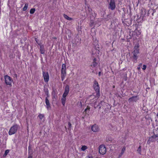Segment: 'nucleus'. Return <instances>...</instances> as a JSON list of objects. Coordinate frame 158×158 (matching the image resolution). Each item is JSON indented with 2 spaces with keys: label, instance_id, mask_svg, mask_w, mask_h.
<instances>
[{
  "label": "nucleus",
  "instance_id": "nucleus-1",
  "mask_svg": "<svg viewBox=\"0 0 158 158\" xmlns=\"http://www.w3.org/2000/svg\"><path fill=\"white\" fill-rule=\"evenodd\" d=\"M93 87L96 92V96L98 98L100 95V87L98 82L96 80H95L94 81Z\"/></svg>",
  "mask_w": 158,
  "mask_h": 158
},
{
  "label": "nucleus",
  "instance_id": "nucleus-2",
  "mask_svg": "<svg viewBox=\"0 0 158 158\" xmlns=\"http://www.w3.org/2000/svg\"><path fill=\"white\" fill-rule=\"evenodd\" d=\"M61 73V80L63 81L66 75V65L65 64H62Z\"/></svg>",
  "mask_w": 158,
  "mask_h": 158
},
{
  "label": "nucleus",
  "instance_id": "nucleus-3",
  "mask_svg": "<svg viewBox=\"0 0 158 158\" xmlns=\"http://www.w3.org/2000/svg\"><path fill=\"white\" fill-rule=\"evenodd\" d=\"M139 44L136 45L134 48V51L133 52V58L135 60H136L137 59V54L139 53Z\"/></svg>",
  "mask_w": 158,
  "mask_h": 158
},
{
  "label": "nucleus",
  "instance_id": "nucleus-4",
  "mask_svg": "<svg viewBox=\"0 0 158 158\" xmlns=\"http://www.w3.org/2000/svg\"><path fill=\"white\" fill-rule=\"evenodd\" d=\"M19 128V126L15 125L12 127L10 129L9 131V134L11 135L15 134Z\"/></svg>",
  "mask_w": 158,
  "mask_h": 158
},
{
  "label": "nucleus",
  "instance_id": "nucleus-5",
  "mask_svg": "<svg viewBox=\"0 0 158 158\" xmlns=\"http://www.w3.org/2000/svg\"><path fill=\"white\" fill-rule=\"evenodd\" d=\"M4 78L6 84L11 86V83L13 81V80L11 77L8 75H5L4 76Z\"/></svg>",
  "mask_w": 158,
  "mask_h": 158
},
{
  "label": "nucleus",
  "instance_id": "nucleus-6",
  "mask_svg": "<svg viewBox=\"0 0 158 158\" xmlns=\"http://www.w3.org/2000/svg\"><path fill=\"white\" fill-rule=\"evenodd\" d=\"M99 152L102 155L105 154L106 152V148L104 145H101L99 147Z\"/></svg>",
  "mask_w": 158,
  "mask_h": 158
},
{
  "label": "nucleus",
  "instance_id": "nucleus-7",
  "mask_svg": "<svg viewBox=\"0 0 158 158\" xmlns=\"http://www.w3.org/2000/svg\"><path fill=\"white\" fill-rule=\"evenodd\" d=\"M43 75L44 81L46 83H48L49 80V76L48 73L43 71Z\"/></svg>",
  "mask_w": 158,
  "mask_h": 158
},
{
  "label": "nucleus",
  "instance_id": "nucleus-8",
  "mask_svg": "<svg viewBox=\"0 0 158 158\" xmlns=\"http://www.w3.org/2000/svg\"><path fill=\"white\" fill-rule=\"evenodd\" d=\"M115 7L116 5L115 3V0H110L109 8L111 10H113L115 9Z\"/></svg>",
  "mask_w": 158,
  "mask_h": 158
},
{
  "label": "nucleus",
  "instance_id": "nucleus-9",
  "mask_svg": "<svg viewBox=\"0 0 158 158\" xmlns=\"http://www.w3.org/2000/svg\"><path fill=\"white\" fill-rule=\"evenodd\" d=\"M158 139V135H154L151 137H150L148 142L149 143L151 142H153L155 141L156 140Z\"/></svg>",
  "mask_w": 158,
  "mask_h": 158
},
{
  "label": "nucleus",
  "instance_id": "nucleus-10",
  "mask_svg": "<svg viewBox=\"0 0 158 158\" xmlns=\"http://www.w3.org/2000/svg\"><path fill=\"white\" fill-rule=\"evenodd\" d=\"M69 90V86L68 85H67L65 87L64 92L63 93L62 97L63 98H65L68 94Z\"/></svg>",
  "mask_w": 158,
  "mask_h": 158
},
{
  "label": "nucleus",
  "instance_id": "nucleus-11",
  "mask_svg": "<svg viewBox=\"0 0 158 158\" xmlns=\"http://www.w3.org/2000/svg\"><path fill=\"white\" fill-rule=\"evenodd\" d=\"M98 64L97 62V59L96 58H94L93 60V61L91 65V66L93 68L96 67Z\"/></svg>",
  "mask_w": 158,
  "mask_h": 158
},
{
  "label": "nucleus",
  "instance_id": "nucleus-12",
  "mask_svg": "<svg viewBox=\"0 0 158 158\" xmlns=\"http://www.w3.org/2000/svg\"><path fill=\"white\" fill-rule=\"evenodd\" d=\"M91 129L92 131L94 132H98L99 130L98 127L96 124H94L91 127Z\"/></svg>",
  "mask_w": 158,
  "mask_h": 158
},
{
  "label": "nucleus",
  "instance_id": "nucleus-13",
  "mask_svg": "<svg viewBox=\"0 0 158 158\" xmlns=\"http://www.w3.org/2000/svg\"><path fill=\"white\" fill-rule=\"evenodd\" d=\"M141 32L140 30H138L137 28L135 29V31L133 32L132 34L134 35H136L137 37L141 34Z\"/></svg>",
  "mask_w": 158,
  "mask_h": 158
},
{
  "label": "nucleus",
  "instance_id": "nucleus-14",
  "mask_svg": "<svg viewBox=\"0 0 158 158\" xmlns=\"http://www.w3.org/2000/svg\"><path fill=\"white\" fill-rule=\"evenodd\" d=\"M52 94L53 97L55 98V96L57 94V90L56 89L52 88Z\"/></svg>",
  "mask_w": 158,
  "mask_h": 158
},
{
  "label": "nucleus",
  "instance_id": "nucleus-15",
  "mask_svg": "<svg viewBox=\"0 0 158 158\" xmlns=\"http://www.w3.org/2000/svg\"><path fill=\"white\" fill-rule=\"evenodd\" d=\"M40 50L41 54H44V53L45 50L43 45H41L40 46Z\"/></svg>",
  "mask_w": 158,
  "mask_h": 158
},
{
  "label": "nucleus",
  "instance_id": "nucleus-16",
  "mask_svg": "<svg viewBox=\"0 0 158 158\" xmlns=\"http://www.w3.org/2000/svg\"><path fill=\"white\" fill-rule=\"evenodd\" d=\"M126 150V148L125 147H124L122 149L121 152L120 153V154L118 156L120 158V157L122 155H123V154L124 153L125 151Z\"/></svg>",
  "mask_w": 158,
  "mask_h": 158
},
{
  "label": "nucleus",
  "instance_id": "nucleus-17",
  "mask_svg": "<svg viewBox=\"0 0 158 158\" xmlns=\"http://www.w3.org/2000/svg\"><path fill=\"white\" fill-rule=\"evenodd\" d=\"M63 16L65 19L69 21L72 20L73 19L72 18L69 17L67 15L64 14H63Z\"/></svg>",
  "mask_w": 158,
  "mask_h": 158
},
{
  "label": "nucleus",
  "instance_id": "nucleus-18",
  "mask_svg": "<svg viewBox=\"0 0 158 158\" xmlns=\"http://www.w3.org/2000/svg\"><path fill=\"white\" fill-rule=\"evenodd\" d=\"M45 102L46 105V107L47 109L48 110L50 107L48 99H46Z\"/></svg>",
  "mask_w": 158,
  "mask_h": 158
},
{
  "label": "nucleus",
  "instance_id": "nucleus-19",
  "mask_svg": "<svg viewBox=\"0 0 158 158\" xmlns=\"http://www.w3.org/2000/svg\"><path fill=\"white\" fill-rule=\"evenodd\" d=\"M45 94L48 96V88H45L44 89Z\"/></svg>",
  "mask_w": 158,
  "mask_h": 158
},
{
  "label": "nucleus",
  "instance_id": "nucleus-20",
  "mask_svg": "<svg viewBox=\"0 0 158 158\" xmlns=\"http://www.w3.org/2000/svg\"><path fill=\"white\" fill-rule=\"evenodd\" d=\"M87 147L85 145L82 146L81 149L82 151H84L87 148Z\"/></svg>",
  "mask_w": 158,
  "mask_h": 158
},
{
  "label": "nucleus",
  "instance_id": "nucleus-21",
  "mask_svg": "<svg viewBox=\"0 0 158 158\" xmlns=\"http://www.w3.org/2000/svg\"><path fill=\"white\" fill-rule=\"evenodd\" d=\"M35 8H32L30 10V13L31 14H33L35 13Z\"/></svg>",
  "mask_w": 158,
  "mask_h": 158
},
{
  "label": "nucleus",
  "instance_id": "nucleus-22",
  "mask_svg": "<svg viewBox=\"0 0 158 158\" xmlns=\"http://www.w3.org/2000/svg\"><path fill=\"white\" fill-rule=\"evenodd\" d=\"M28 5L27 4H25L23 8V10L25 11L26 10L27 8Z\"/></svg>",
  "mask_w": 158,
  "mask_h": 158
},
{
  "label": "nucleus",
  "instance_id": "nucleus-23",
  "mask_svg": "<svg viewBox=\"0 0 158 158\" xmlns=\"http://www.w3.org/2000/svg\"><path fill=\"white\" fill-rule=\"evenodd\" d=\"M38 117L40 119H42L44 117V115L43 114H40Z\"/></svg>",
  "mask_w": 158,
  "mask_h": 158
},
{
  "label": "nucleus",
  "instance_id": "nucleus-24",
  "mask_svg": "<svg viewBox=\"0 0 158 158\" xmlns=\"http://www.w3.org/2000/svg\"><path fill=\"white\" fill-rule=\"evenodd\" d=\"M9 152V150H6L5 152V153L4 155V156H6L7 154Z\"/></svg>",
  "mask_w": 158,
  "mask_h": 158
},
{
  "label": "nucleus",
  "instance_id": "nucleus-25",
  "mask_svg": "<svg viewBox=\"0 0 158 158\" xmlns=\"http://www.w3.org/2000/svg\"><path fill=\"white\" fill-rule=\"evenodd\" d=\"M137 152L139 153V154H141V147L139 146L137 150Z\"/></svg>",
  "mask_w": 158,
  "mask_h": 158
},
{
  "label": "nucleus",
  "instance_id": "nucleus-26",
  "mask_svg": "<svg viewBox=\"0 0 158 158\" xmlns=\"http://www.w3.org/2000/svg\"><path fill=\"white\" fill-rule=\"evenodd\" d=\"M145 11H146V10H144V12H143V11H142L143 13L142 14L141 13V16H142L143 17H144V16L146 14Z\"/></svg>",
  "mask_w": 158,
  "mask_h": 158
},
{
  "label": "nucleus",
  "instance_id": "nucleus-27",
  "mask_svg": "<svg viewBox=\"0 0 158 158\" xmlns=\"http://www.w3.org/2000/svg\"><path fill=\"white\" fill-rule=\"evenodd\" d=\"M89 107L88 106L86 108L85 110H84V112L85 113H87V112L88 111H89Z\"/></svg>",
  "mask_w": 158,
  "mask_h": 158
},
{
  "label": "nucleus",
  "instance_id": "nucleus-28",
  "mask_svg": "<svg viewBox=\"0 0 158 158\" xmlns=\"http://www.w3.org/2000/svg\"><path fill=\"white\" fill-rule=\"evenodd\" d=\"M147 68V66L146 65H143L142 69L143 70H145Z\"/></svg>",
  "mask_w": 158,
  "mask_h": 158
},
{
  "label": "nucleus",
  "instance_id": "nucleus-29",
  "mask_svg": "<svg viewBox=\"0 0 158 158\" xmlns=\"http://www.w3.org/2000/svg\"><path fill=\"white\" fill-rule=\"evenodd\" d=\"M62 103L63 106H64L65 103V99H62Z\"/></svg>",
  "mask_w": 158,
  "mask_h": 158
},
{
  "label": "nucleus",
  "instance_id": "nucleus-30",
  "mask_svg": "<svg viewBox=\"0 0 158 158\" xmlns=\"http://www.w3.org/2000/svg\"><path fill=\"white\" fill-rule=\"evenodd\" d=\"M94 22L93 21H91L89 25L91 27H92L93 26Z\"/></svg>",
  "mask_w": 158,
  "mask_h": 158
},
{
  "label": "nucleus",
  "instance_id": "nucleus-31",
  "mask_svg": "<svg viewBox=\"0 0 158 158\" xmlns=\"http://www.w3.org/2000/svg\"><path fill=\"white\" fill-rule=\"evenodd\" d=\"M78 104V105L79 106H82V102H81V101Z\"/></svg>",
  "mask_w": 158,
  "mask_h": 158
},
{
  "label": "nucleus",
  "instance_id": "nucleus-32",
  "mask_svg": "<svg viewBox=\"0 0 158 158\" xmlns=\"http://www.w3.org/2000/svg\"><path fill=\"white\" fill-rule=\"evenodd\" d=\"M101 74V72H99V73H98V76H99V77L100 76Z\"/></svg>",
  "mask_w": 158,
  "mask_h": 158
},
{
  "label": "nucleus",
  "instance_id": "nucleus-33",
  "mask_svg": "<svg viewBox=\"0 0 158 158\" xmlns=\"http://www.w3.org/2000/svg\"><path fill=\"white\" fill-rule=\"evenodd\" d=\"M137 69L138 70H140V67H137Z\"/></svg>",
  "mask_w": 158,
  "mask_h": 158
},
{
  "label": "nucleus",
  "instance_id": "nucleus-34",
  "mask_svg": "<svg viewBox=\"0 0 158 158\" xmlns=\"http://www.w3.org/2000/svg\"><path fill=\"white\" fill-rule=\"evenodd\" d=\"M142 65V64L140 63L139 64V66L140 67V66H141Z\"/></svg>",
  "mask_w": 158,
  "mask_h": 158
},
{
  "label": "nucleus",
  "instance_id": "nucleus-35",
  "mask_svg": "<svg viewBox=\"0 0 158 158\" xmlns=\"http://www.w3.org/2000/svg\"><path fill=\"white\" fill-rule=\"evenodd\" d=\"M68 125H69V126H71V124H70V123H68Z\"/></svg>",
  "mask_w": 158,
  "mask_h": 158
},
{
  "label": "nucleus",
  "instance_id": "nucleus-36",
  "mask_svg": "<svg viewBox=\"0 0 158 158\" xmlns=\"http://www.w3.org/2000/svg\"><path fill=\"white\" fill-rule=\"evenodd\" d=\"M89 158H93V157L92 156H89Z\"/></svg>",
  "mask_w": 158,
  "mask_h": 158
},
{
  "label": "nucleus",
  "instance_id": "nucleus-37",
  "mask_svg": "<svg viewBox=\"0 0 158 158\" xmlns=\"http://www.w3.org/2000/svg\"><path fill=\"white\" fill-rule=\"evenodd\" d=\"M28 158H32V157L31 156H29L28 157Z\"/></svg>",
  "mask_w": 158,
  "mask_h": 158
},
{
  "label": "nucleus",
  "instance_id": "nucleus-38",
  "mask_svg": "<svg viewBox=\"0 0 158 158\" xmlns=\"http://www.w3.org/2000/svg\"><path fill=\"white\" fill-rule=\"evenodd\" d=\"M85 158H89V156H86Z\"/></svg>",
  "mask_w": 158,
  "mask_h": 158
},
{
  "label": "nucleus",
  "instance_id": "nucleus-39",
  "mask_svg": "<svg viewBox=\"0 0 158 158\" xmlns=\"http://www.w3.org/2000/svg\"><path fill=\"white\" fill-rule=\"evenodd\" d=\"M115 87V85H114L113 86V88H114Z\"/></svg>",
  "mask_w": 158,
  "mask_h": 158
},
{
  "label": "nucleus",
  "instance_id": "nucleus-40",
  "mask_svg": "<svg viewBox=\"0 0 158 158\" xmlns=\"http://www.w3.org/2000/svg\"><path fill=\"white\" fill-rule=\"evenodd\" d=\"M94 107H95V108H96L97 107V106H95V105H94Z\"/></svg>",
  "mask_w": 158,
  "mask_h": 158
},
{
  "label": "nucleus",
  "instance_id": "nucleus-41",
  "mask_svg": "<svg viewBox=\"0 0 158 158\" xmlns=\"http://www.w3.org/2000/svg\"><path fill=\"white\" fill-rule=\"evenodd\" d=\"M129 99H132V98H130Z\"/></svg>",
  "mask_w": 158,
  "mask_h": 158
},
{
  "label": "nucleus",
  "instance_id": "nucleus-42",
  "mask_svg": "<svg viewBox=\"0 0 158 158\" xmlns=\"http://www.w3.org/2000/svg\"><path fill=\"white\" fill-rule=\"evenodd\" d=\"M45 99H47V97H46V98H45Z\"/></svg>",
  "mask_w": 158,
  "mask_h": 158
},
{
  "label": "nucleus",
  "instance_id": "nucleus-43",
  "mask_svg": "<svg viewBox=\"0 0 158 158\" xmlns=\"http://www.w3.org/2000/svg\"><path fill=\"white\" fill-rule=\"evenodd\" d=\"M28 149H29V147Z\"/></svg>",
  "mask_w": 158,
  "mask_h": 158
}]
</instances>
